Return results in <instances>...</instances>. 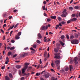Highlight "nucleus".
Here are the masks:
<instances>
[{"label":"nucleus","instance_id":"1","mask_svg":"<svg viewBox=\"0 0 80 80\" xmlns=\"http://www.w3.org/2000/svg\"><path fill=\"white\" fill-rule=\"evenodd\" d=\"M30 65V63L28 62H25L24 64V68H23L22 69V74H23L24 72H25V70L27 69L28 66Z\"/></svg>","mask_w":80,"mask_h":80},{"label":"nucleus","instance_id":"2","mask_svg":"<svg viewBox=\"0 0 80 80\" xmlns=\"http://www.w3.org/2000/svg\"><path fill=\"white\" fill-rule=\"evenodd\" d=\"M71 43H72V44L77 45V44H78V43H79V41H78V40L77 39L72 40Z\"/></svg>","mask_w":80,"mask_h":80},{"label":"nucleus","instance_id":"3","mask_svg":"<svg viewBox=\"0 0 80 80\" xmlns=\"http://www.w3.org/2000/svg\"><path fill=\"white\" fill-rule=\"evenodd\" d=\"M54 58L56 59H60V53H58L56 54Z\"/></svg>","mask_w":80,"mask_h":80},{"label":"nucleus","instance_id":"4","mask_svg":"<svg viewBox=\"0 0 80 80\" xmlns=\"http://www.w3.org/2000/svg\"><path fill=\"white\" fill-rule=\"evenodd\" d=\"M74 62L75 64H78V61H77V57H75L74 60Z\"/></svg>","mask_w":80,"mask_h":80},{"label":"nucleus","instance_id":"5","mask_svg":"<svg viewBox=\"0 0 80 80\" xmlns=\"http://www.w3.org/2000/svg\"><path fill=\"white\" fill-rule=\"evenodd\" d=\"M62 13L63 14H65V15H67L68 13L67 12V9H64L63 11L62 12Z\"/></svg>","mask_w":80,"mask_h":80},{"label":"nucleus","instance_id":"6","mask_svg":"<svg viewBox=\"0 0 80 80\" xmlns=\"http://www.w3.org/2000/svg\"><path fill=\"white\" fill-rule=\"evenodd\" d=\"M49 76H50V75L48 74H47L44 75V77H45L46 78H48L49 77Z\"/></svg>","mask_w":80,"mask_h":80},{"label":"nucleus","instance_id":"7","mask_svg":"<svg viewBox=\"0 0 80 80\" xmlns=\"http://www.w3.org/2000/svg\"><path fill=\"white\" fill-rule=\"evenodd\" d=\"M28 53H24L22 54V57H27V56H28Z\"/></svg>","mask_w":80,"mask_h":80},{"label":"nucleus","instance_id":"8","mask_svg":"<svg viewBox=\"0 0 80 80\" xmlns=\"http://www.w3.org/2000/svg\"><path fill=\"white\" fill-rule=\"evenodd\" d=\"M59 43H60L61 45H62V46H64L65 45V44L63 42L61 41H59Z\"/></svg>","mask_w":80,"mask_h":80},{"label":"nucleus","instance_id":"9","mask_svg":"<svg viewBox=\"0 0 80 80\" xmlns=\"http://www.w3.org/2000/svg\"><path fill=\"white\" fill-rule=\"evenodd\" d=\"M32 69V66H29L28 67L27 69V71H29V70H30L31 69Z\"/></svg>","mask_w":80,"mask_h":80},{"label":"nucleus","instance_id":"10","mask_svg":"<svg viewBox=\"0 0 80 80\" xmlns=\"http://www.w3.org/2000/svg\"><path fill=\"white\" fill-rule=\"evenodd\" d=\"M50 17L51 18H52V19H54V20H55V19H56V18H57V17H56L55 16H51Z\"/></svg>","mask_w":80,"mask_h":80},{"label":"nucleus","instance_id":"11","mask_svg":"<svg viewBox=\"0 0 80 80\" xmlns=\"http://www.w3.org/2000/svg\"><path fill=\"white\" fill-rule=\"evenodd\" d=\"M77 20V19L76 18H73L71 20V21H76Z\"/></svg>","mask_w":80,"mask_h":80},{"label":"nucleus","instance_id":"12","mask_svg":"<svg viewBox=\"0 0 80 80\" xmlns=\"http://www.w3.org/2000/svg\"><path fill=\"white\" fill-rule=\"evenodd\" d=\"M38 38H42V35H41V34H40V33H39L38 35Z\"/></svg>","mask_w":80,"mask_h":80},{"label":"nucleus","instance_id":"13","mask_svg":"<svg viewBox=\"0 0 80 80\" xmlns=\"http://www.w3.org/2000/svg\"><path fill=\"white\" fill-rule=\"evenodd\" d=\"M16 68L18 69H19V68H21V66L19 65H17L16 66Z\"/></svg>","mask_w":80,"mask_h":80},{"label":"nucleus","instance_id":"14","mask_svg":"<svg viewBox=\"0 0 80 80\" xmlns=\"http://www.w3.org/2000/svg\"><path fill=\"white\" fill-rule=\"evenodd\" d=\"M7 12H5L3 14L2 16L4 17H7Z\"/></svg>","mask_w":80,"mask_h":80},{"label":"nucleus","instance_id":"15","mask_svg":"<svg viewBox=\"0 0 80 80\" xmlns=\"http://www.w3.org/2000/svg\"><path fill=\"white\" fill-rule=\"evenodd\" d=\"M51 80H57V78H55L54 77H52L51 78Z\"/></svg>","mask_w":80,"mask_h":80},{"label":"nucleus","instance_id":"16","mask_svg":"<svg viewBox=\"0 0 80 80\" xmlns=\"http://www.w3.org/2000/svg\"><path fill=\"white\" fill-rule=\"evenodd\" d=\"M56 64H58L60 63V60H57L55 62Z\"/></svg>","mask_w":80,"mask_h":80},{"label":"nucleus","instance_id":"17","mask_svg":"<svg viewBox=\"0 0 80 80\" xmlns=\"http://www.w3.org/2000/svg\"><path fill=\"white\" fill-rule=\"evenodd\" d=\"M15 38L16 39H17V40H18V39H19V38H20V37H19V36L17 35L15 36Z\"/></svg>","mask_w":80,"mask_h":80},{"label":"nucleus","instance_id":"18","mask_svg":"<svg viewBox=\"0 0 80 80\" xmlns=\"http://www.w3.org/2000/svg\"><path fill=\"white\" fill-rule=\"evenodd\" d=\"M42 30H45L46 29V27L45 26H42Z\"/></svg>","mask_w":80,"mask_h":80},{"label":"nucleus","instance_id":"19","mask_svg":"<svg viewBox=\"0 0 80 80\" xmlns=\"http://www.w3.org/2000/svg\"><path fill=\"white\" fill-rule=\"evenodd\" d=\"M73 69V67L72 66H69V70L70 71H72V70Z\"/></svg>","mask_w":80,"mask_h":80},{"label":"nucleus","instance_id":"20","mask_svg":"<svg viewBox=\"0 0 80 80\" xmlns=\"http://www.w3.org/2000/svg\"><path fill=\"white\" fill-rule=\"evenodd\" d=\"M9 76L10 78H12L13 76H12V74L11 73H9Z\"/></svg>","mask_w":80,"mask_h":80},{"label":"nucleus","instance_id":"21","mask_svg":"<svg viewBox=\"0 0 80 80\" xmlns=\"http://www.w3.org/2000/svg\"><path fill=\"white\" fill-rule=\"evenodd\" d=\"M61 16L62 17H67V15L65 14H62L61 15Z\"/></svg>","mask_w":80,"mask_h":80},{"label":"nucleus","instance_id":"22","mask_svg":"<svg viewBox=\"0 0 80 80\" xmlns=\"http://www.w3.org/2000/svg\"><path fill=\"white\" fill-rule=\"evenodd\" d=\"M48 39L47 38L45 39H43V40L44 42H48Z\"/></svg>","mask_w":80,"mask_h":80},{"label":"nucleus","instance_id":"23","mask_svg":"<svg viewBox=\"0 0 80 80\" xmlns=\"http://www.w3.org/2000/svg\"><path fill=\"white\" fill-rule=\"evenodd\" d=\"M79 7H80L75 6L74 7V8L76 10H78V9L79 8Z\"/></svg>","mask_w":80,"mask_h":80},{"label":"nucleus","instance_id":"24","mask_svg":"<svg viewBox=\"0 0 80 80\" xmlns=\"http://www.w3.org/2000/svg\"><path fill=\"white\" fill-rule=\"evenodd\" d=\"M13 27H14V25H13L12 27H10V28L7 30H8V31L10 30V28L11 29H12Z\"/></svg>","mask_w":80,"mask_h":80},{"label":"nucleus","instance_id":"25","mask_svg":"<svg viewBox=\"0 0 80 80\" xmlns=\"http://www.w3.org/2000/svg\"><path fill=\"white\" fill-rule=\"evenodd\" d=\"M40 74H41V73H40V72L38 73V72H37L36 74V76H37V77H38V76H39V75H40Z\"/></svg>","mask_w":80,"mask_h":80},{"label":"nucleus","instance_id":"26","mask_svg":"<svg viewBox=\"0 0 80 80\" xmlns=\"http://www.w3.org/2000/svg\"><path fill=\"white\" fill-rule=\"evenodd\" d=\"M5 78H6L5 80H10V78L9 77H8V76H6Z\"/></svg>","mask_w":80,"mask_h":80},{"label":"nucleus","instance_id":"27","mask_svg":"<svg viewBox=\"0 0 80 80\" xmlns=\"http://www.w3.org/2000/svg\"><path fill=\"white\" fill-rule=\"evenodd\" d=\"M58 19L59 21H62V18L60 17H58Z\"/></svg>","mask_w":80,"mask_h":80},{"label":"nucleus","instance_id":"28","mask_svg":"<svg viewBox=\"0 0 80 80\" xmlns=\"http://www.w3.org/2000/svg\"><path fill=\"white\" fill-rule=\"evenodd\" d=\"M54 51L56 53H57V52H58V49H57V48H54Z\"/></svg>","mask_w":80,"mask_h":80},{"label":"nucleus","instance_id":"29","mask_svg":"<svg viewBox=\"0 0 80 80\" xmlns=\"http://www.w3.org/2000/svg\"><path fill=\"white\" fill-rule=\"evenodd\" d=\"M65 38V36L64 35H62L61 37V39H63Z\"/></svg>","mask_w":80,"mask_h":80},{"label":"nucleus","instance_id":"30","mask_svg":"<svg viewBox=\"0 0 80 80\" xmlns=\"http://www.w3.org/2000/svg\"><path fill=\"white\" fill-rule=\"evenodd\" d=\"M12 54V52H8V56H10Z\"/></svg>","mask_w":80,"mask_h":80},{"label":"nucleus","instance_id":"31","mask_svg":"<svg viewBox=\"0 0 80 80\" xmlns=\"http://www.w3.org/2000/svg\"><path fill=\"white\" fill-rule=\"evenodd\" d=\"M74 38V36H73V35H72L70 37V39H71V40H72V39H73V38Z\"/></svg>","mask_w":80,"mask_h":80},{"label":"nucleus","instance_id":"32","mask_svg":"<svg viewBox=\"0 0 80 80\" xmlns=\"http://www.w3.org/2000/svg\"><path fill=\"white\" fill-rule=\"evenodd\" d=\"M47 52H45L44 55V57H46V56H47Z\"/></svg>","mask_w":80,"mask_h":80},{"label":"nucleus","instance_id":"33","mask_svg":"<svg viewBox=\"0 0 80 80\" xmlns=\"http://www.w3.org/2000/svg\"><path fill=\"white\" fill-rule=\"evenodd\" d=\"M5 65H4L3 67L2 66L1 67V69L2 70H3L4 69H5Z\"/></svg>","mask_w":80,"mask_h":80},{"label":"nucleus","instance_id":"34","mask_svg":"<svg viewBox=\"0 0 80 80\" xmlns=\"http://www.w3.org/2000/svg\"><path fill=\"white\" fill-rule=\"evenodd\" d=\"M22 34V32H19L18 34V36H20L21 35V34Z\"/></svg>","mask_w":80,"mask_h":80},{"label":"nucleus","instance_id":"35","mask_svg":"<svg viewBox=\"0 0 80 80\" xmlns=\"http://www.w3.org/2000/svg\"><path fill=\"white\" fill-rule=\"evenodd\" d=\"M37 43H39V44L41 43V42H40V40H37Z\"/></svg>","mask_w":80,"mask_h":80},{"label":"nucleus","instance_id":"36","mask_svg":"<svg viewBox=\"0 0 80 80\" xmlns=\"http://www.w3.org/2000/svg\"><path fill=\"white\" fill-rule=\"evenodd\" d=\"M15 48L14 47H12L10 48V49L12 50H13Z\"/></svg>","mask_w":80,"mask_h":80},{"label":"nucleus","instance_id":"37","mask_svg":"<svg viewBox=\"0 0 80 80\" xmlns=\"http://www.w3.org/2000/svg\"><path fill=\"white\" fill-rule=\"evenodd\" d=\"M33 48H37V45L36 44H34L33 45Z\"/></svg>","mask_w":80,"mask_h":80},{"label":"nucleus","instance_id":"38","mask_svg":"<svg viewBox=\"0 0 80 80\" xmlns=\"http://www.w3.org/2000/svg\"><path fill=\"white\" fill-rule=\"evenodd\" d=\"M69 8L70 10H73V8L72 7H69Z\"/></svg>","mask_w":80,"mask_h":80},{"label":"nucleus","instance_id":"39","mask_svg":"<svg viewBox=\"0 0 80 80\" xmlns=\"http://www.w3.org/2000/svg\"><path fill=\"white\" fill-rule=\"evenodd\" d=\"M42 8L43 10H45V6H43L42 7Z\"/></svg>","mask_w":80,"mask_h":80},{"label":"nucleus","instance_id":"40","mask_svg":"<svg viewBox=\"0 0 80 80\" xmlns=\"http://www.w3.org/2000/svg\"><path fill=\"white\" fill-rule=\"evenodd\" d=\"M75 35L76 38H77L78 37V34H75Z\"/></svg>","mask_w":80,"mask_h":80},{"label":"nucleus","instance_id":"41","mask_svg":"<svg viewBox=\"0 0 80 80\" xmlns=\"http://www.w3.org/2000/svg\"><path fill=\"white\" fill-rule=\"evenodd\" d=\"M68 70H69V68H66L65 69V71H68Z\"/></svg>","mask_w":80,"mask_h":80},{"label":"nucleus","instance_id":"42","mask_svg":"<svg viewBox=\"0 0 80 80\" xmlns=\"http://www.w3.org/2000/svg\"><path fill=\"white\" fill-rule=\"evenodd\" d=\"M47 20L48 22H50V21H51V19H50V18H48L47 19Z\"/></svg>","mask_w":80,"mask_h":80},{"label":"nucleus","instance_id":"43","mask_svg":"<svg viewBox=\"0 0 80 80\" xmlns=\"http://www.w3.org/2000/svg\"><path fill=\"white\" fill-rule=\"evenodd\" d=\"M6 61H7L8 62H9V58L8 57H6Z\"/></svg>","mask_w":80,"mask_h":80},{"label":"nucleus","instance_id":"44","mask_svg":"<svg viewBox=\"0 0 80 80\" xmlns=\"http://www.w3.org/2000/svg\"><path fill=\"white\" fill-rule=\"evenodd\" d=\"M65 22L64 21H62L61 22V24H62V25H63V24H65Z\"/></svg>","mask_w":80,"mask_h":80},{"label":"nucleus","instance_id":"45","mask_svg":"<svg viewBox=\"0 0 80 80\" xmlns=\"http://www.w3.org/2000/svg\"><path fill=\"white\" fill-rule=\"evenodd\" d=\"M46 72L45 70L42 71L41 72V75H42V74L43 73H44V72Z\"/></svg>","mask_w":80,"mask_h":80},{"label":"nucleus","instance_id":"46","mask_svg":"<svg viewBox=\"0 0 80 80\" xmlns=\"http://www.w3.org/2000/svg\"><path fill=\"white\" fill-rule=\"evenodd\" d=\"M66 38L67 39H69V36L68 35H66Z\"/></svg>","mask_w":80,"mask_h":80},{"label":"nucleus","instance_id":"47","mask_svg":"<svg viewBox=\"0 0 80 80\" xmlns=\"http://www.w3.org/2000/svg\"><path fill=\"white\" fill-rule=\"evenodd\" d=\"M56 45L57 47H59V46H60V44H59V43H57L56 44Z\"/></svg>","mask_w":80,"mask_h":80},{"label":"nucleus","instance_id":"48","mask_svg":"<svg viewBox=\"0 0 80 80\" xmlns=\"http://www.w3.org/2000/svg\"><path fill=\"white\" fill-rule=\"evenodd\" d=\"M11 42L12 43H14L15 42V41L14 40H11Z\"/></svg>","mask_w":80,"mask_h":80},{"label":"nucleus","instance_id":"49","mask_svg":"<svg viewBox=\"0 0 80 80\" xmlns=\"http://www.w3.org/2000/svg\"><path fill=\"white\" fill-rule=\"evenodd\" d=\"M19 24L18 23H17V24L15 25V26L14 27V28H16L17 27V26H18V25Z\"/></svg>","mask_w":80,"mask_h":80},{"label":"nucleus","instance_id":"50","mask_svg":"<svg viewBox=\"0 0 80 80\" xmlns=\"http://www.w3.org/2000/svg\"><path fill=\"white\" fill-rule=\"evenodd\" d=\"M30 49L33 51H35V50L34 49H33V48H30Z\"/></svg>","mask_w":80,"mask_h":80},{"label":"nucleus","instance_id":"51","mask_svg":"<svg viewBox=\"0 0 80 80\" xmlns=\"http://www.w3.org/2000/svg\"><path fill=\"white\" fill-rule=\"evenodd\" d=\"M25 79V77H22L21 78V80H23Z\"/></svg>","mask_w":80,"mask_h":80},{"label":"nucleus","instance_id":"52","mask_svg":"<svg viewBox=\"0 0 80 80\" xmlns=\"http://www.w3.org/2000/svg\"><path fill=\"white\" fill-rule=\"evenodd\" d=\"M48 62H47L46 64V65L44 67H47V65H48Z\"/></svg>","mask_w":80,"mask_h":80},{"label":"nucleus","instance_id":"53","mask_svg":"<svg viewBox=\"0 0 80 80\" xmlns=\"http://www.w3.org/2000/svg\"><path fill=\"white\" fill-rule=\"evenodd\" d=\"M17 54L14 55L13 56V58H15V57H17Z\"/></svg>","mask_w":80,"mask_h":80},{"label":"nucleus","instance_id":"54","mask_svg":"<svg viewBox=\"0 0 80 80\" xmlns=\"http://www.w3.org/2000/svg\"><path fill=\"white\" fill-rule=\"evenodd\" d=\"M51 65L52 67H54V66H53V62L51 63Z\"/></svg>","mask_w":80,"mask_h":80},{"label":"nucleus","instance_id":"55","mask_svg":"<svg viewBox=\"0 0 80 80\" xmlns=\"http://www.w3.org/2000/svg\"><path fill=\"white\" fill-rule=\"evenodd\" d=\"M72 17H75V14H73L72 15Z\"/></svg>","mask_w":80,"mask_h":80},{"label":"nucleus","instance_id":"56","mask_svg":"<svg viewBox=\"0 0 80 80\" xmlns=\"http://www.w3.org/2000/svg\"><path fill=\"white\" fill-rule=\"evenodd\" d=\"M17 10L16 9H15L13 11V12H14V13H15L17 12Z\"/></svg>","mask_w":80,"mask_h":80},{"label":"nucleus","instance_id":"57","mask_svg":"<svg viewBox=\"0 0 80 80\" xmlns=\"http://www.w3.org/2000/svg\"><path fill=\"white\" fill-rule=\"evenodd\" d=\"M43 4L44 5H46L47 4V2L45 1H44L43 2Z\"/></svg>","mask_w":80,"mask_h":80},{"label":"nucleus","instance_id":"58","mask_svg":"<svg viewBox=\"0 0 80 80\" xmlns=\"http://www.w3.org/2000/svg\"><path fill=\"white\" fill-rule=\"evenodd\" d=\"M44 16H45V17H47V14L46 13H44L43 14Z\"/></svg>","mask_w":80,"mask_h":80},{"label":"nucleus","instance_id":"59","mask_svg":"<svg viewBox=\"0 0 80 80\" xmlns=\"http://www.w3.org/2000/svg\"><path fill=\"white\" fill-rule=\"evenodd\" d=\"M24 50H28V47L25 48H24Z\"/></svg>","mask_w":80,"mask_h":80},{"label":"nucleus","instance_id":"60","mask_svg":"<svg viewBox=\"0 0 80 80\" xmlns=\"http://www.w3.org/2000/svg\"><path fill=\"white\" fill-rule=\"evenodd\" d=\"M57 69L59 70V69H60V66H58L57 67Z\"/></svg>","mask_w":80,"mask_h":80},{"label":"nucleus","instance_id":"61","mask_svg":"<svg viewBox=\"0 0 80 80\" xmlns=\"http://www.w3.org/2000/svg\"><path fill=\"white\" fill-rule=\"evenodd\" d=\"M12 18V16H9V19H11Z\"/></svg>","mask_w":80,"mask_h":80},{"label":"nucleus","instance_id":"62","mask_svg":"<svg viewBox=\"0 0 80 80\" xmlns=\"http://www.w3.org/2000/svg\"><path fill=\"white\" fill-rule=\"evenodd\" d=\"M71 22V21H70L69 20V21H67V23H70Z\"/></svg>","mask_w":80,"mask_h":80},{"label":"nucleus","instance_id":"63","mask_svg":"<svg viewBox=\"0 0 80 80\" xmlns=\"http://www.w3.org/2000/svg\"><path fill=\"white\" fill-rule=\"evenodd\" d=\"M40 79L41 80H45V79H44L43 78H41Z\"/></svg>","mask_w":80,"mask_h":80},{"label":"nucleus","instance_id":"64","mask_svg":"<svg viewBox=\"0 0 80 80\" xmlns=\"http://www.w3.org/2000/svg\"><path fill=\"white\" fill-rule=\"evenodd\" d=\"M1 31L2 32V33H4V31L2 29H1Z\"/></svg>","mask_w":80,"mask_h":80}]
</instances>
